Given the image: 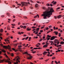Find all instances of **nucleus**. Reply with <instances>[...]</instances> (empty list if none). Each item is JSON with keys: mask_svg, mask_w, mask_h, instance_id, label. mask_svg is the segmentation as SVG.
Here are the masks:
<instances>
[{"mask_svg": "<svg viewBox=\"0 0 64 64\" xmlns=\"http://www.w3.org/2000/svg\"><path fill=\"white\" fill-rule=\"evenodd\" d=\"M53 12H54V11L53 9L50 8H48L46 9V11L44 12L43 14H42V16H43L44 19H47L46 18L49 15H51Z\"/></svg>", "mask_w": 64, "mask_h": 64, "instance_id": "1", "label": "nucleus"}, {"mask_svg": "<svg viewBox=\"0 0 64 64\" xmlns=\"http://www.w3.org/2000/svg\"><path fill=\"white\" fill-rule=\"evenodd\" d=\"M8 60H8H0V63H3L4 61L5 62H8V63L9 64H11V62L10 61Z\"/></svg>", "mask_w": 64, "mask_h": 64, "instance_id": "2", "label": "nucleus"}, {"mask_svg": "<svg viewBox=\"0 0 64 64\" xmlns=\"http://www.w3.org/2000/svg\"><path fill=\"white\" fill-rule=\"evenodd\" d=\"M23 54H26L28 55L29 56V57H28L27 58L28 59H30H30H32V56H31V55H30V54H29L28 53V52H24V53H23Z\"/></svg>", "mask_w": 64, "mask_h": 64, "instance_id": "3", "label": "nucleus"}, {"mask_svg": "<svg viewBox=\"0 0 64 64\" xmlns=\"http://www.w3.org/2000/svg\"><path fill=\"white\" fill-rule=\"evenodd\" d=\"M21 4L22 5V7H23V6H27V4L28 3L27 2H21Z\"/></svg>", "mask_w": 64, "mask_h": 64, "instance_id": "4", "label": "nucleus"}, {"mask_svg": "<svg viewBox=\"0 0 64 64\" xmlns=\"http://www.w3.org/2000/svg\"><path fill=\"white\" fill-rule=\"evenodd\" d=\"M15 58H16V61H18V62H19V63H20V61H19V60H20V58H19V56H17Z\"/></svg>", "mask_w": 64, "mask_h": 64, "instance_id": "5", "label": "nucleus"}, {"mask_svg": "<svg viewBox=\"0 0 64 64\" xmlns=\"http://www.w3.org/2000/svg\"><path fill=\"white\" fill-rule=\"evenodd\" d=\"M56 38H57L56 36H53L51 38L50 40H53L55 39Z\"/></svg>", "mask_w": 64, "mask_h": 64, "instance_id": "6", "label": "nucleus"}, {"mask_svg": "<svg viewBox=\"0 0 64 64\" xmlns=\"http://www.w3.org/2000/svg\"><path fill=\"white\" fill-rule=\"evenodd\" d=\"M8 48H8V49H9V50L10 51H11V50L10 49H11V46L9 45H8ZM8 47H9V48H8Z\"/></svg>", "mask_w": 64, "mask_h": 64, "instance_id": "7", "label": "nucleus"}, {"mask_svg": "<svg viewBox=\"0 0 64 64\" xmlns=\"http://www.w3.org/2000/svg\"><path fill=\"white\" fill-rule=\"evenodd\" d=\"M47 54V52H44L42 53L43 55H46V54Z\"/></svg>", "mask_w": 64, "mask_h": 64, "instance_id": "8", "label": "nucleus"}, {"mask_svg": "<svg viewBox=\"0 0 64 64\" xmlns=\"http://www.w3.org/2000/svg\"><path fill=\"white\" fill-rule=\"evenodd\" d=\"M0 50L2 51L3 52H4V53H5L6 52V51L5 50L3 49H2H2H1Z\"/></svg>", "mask_w": 64, "mask_h": 64, "instance_id": "9", "label": "nucleus"}, {"mask_svg": "<svg viewBox=\"0 0 64 64\" xmlns=\"http://www.w3.org/2000/svg\"><path fill=\"white\" fill-rule=\"evenodd\" d=\"M3 48H5V49H7L8 47L7 46H3Z\"/></svg>", "mask_w": 64, "mask_h": 64, "instance_id": "10", "label": "nucleus"}, {"mask_svg": "<svg viewBox=\"0 0 64 64\" xmlns=\"http://www.w3.org/2000/svg\"><path fill=\"white\" fill-rule=\"evenodd\" d=\"M61 17V15H60L59 16H57L58 18H60Z\"/></svg>", "mask_w": 64, "mask_h": 64, "instance_id": "11", "label": "nucleus"}, {"mask_svg": "<svg viewBox=\"0 0 64 64\" xmlns=\"http://www.w3.org/2000/svg\"><path fill=\"white\" fill-rule=\"evenodd\" d=\"M54 33H55V34L56 35H57L58 34V32H56V31L54 32Z\"/></svg>", "mask_w": 64, "mask_h": 64, "instance_id": "12", "label": "nucleus"}, {"mask_svg": "<svg viewBox=\"0 0 64 64\" xmlns=\"http://www.w3.org/2000/svg\"><path fill=\"white\" fill-rule=\"evenodd\" d=\"M38 16V18H39V15L38 14H37V16H36L34 17V18H36Z\"/></svg>", "mask_w": 64, "mask_h": 64, "instance_id": "13", "label": "nucleus"}, {"mask_svg": "<svg viewBox=\"0 0 64 64\" xmlns=\"http://www.w3.org/2000/svg\"><path fill=\"white\" fill-rule=\"evenodd\" d=\"M56 3H57V2H54V3L53 4V5H56Z\"/></svg>", "mask_w": 64, "mask_h": 64, "instance_id": "14", "label": "nucleus"}, {"mask_svg": "<svg viewBox=\"0 0 64 64\" xmlns=\"http://www.w3.org/2000/svg\"><path fill=\"white\" fill-rule=\"evenodd\" d=\"M60 44L62 45V44H64V42L63 41H62L60 42Z\"/></svg>", "mask_w": 64, "mask_h": 64, "instance_id": "15", "label": "nucleus"}, {"mask_svg": "<svg viewBox=\"0 0 64 64\" xmlns=\"http://www.w3.org/2000/svg\"><path fill=\"white\" fill-rule=\"evenodd\" d=\"M0 31L1 33L3 32V30L1 28L0 30Z\"/></svg>", "mask_w": 64, "mask_h": 64, "instance_id": "16", "label": "nucleus"}, {"mask_svg": "<svg viewBox=\"0 0 64 64\" xmlns=\"http://www.w3.org/2000/svg\"><path fill=\"white\" fill-rule=\"evenodd\" d=\"M21 47H22V46H18V48L19 49H21Z\"/></svg>", "mask_w": 64, "mask_h": 64, "instance_id": "17", "label": "nucleus"}, {"mask_svg": "<svg viewBox=\"0 0 64 64\" xmlns=\"http://www.w3.org/2000/svg\"><path fill=\"white\" fill-rule=\"evenodd\" d=\"M27 29V31H30L31 30V28H28Z\"/></svg>", "mask_w": 64, "mask_h": 64, "instance_id": "18", "label": "nucleus"}, {"mask_svg": "<svg viewBox=\"0 0 64 64\" xmlns=\"http://www.w3.org/2000/svg\"><path fill=\"white\" fill-rule=\"evenodd\" d=\"M4 55L7 58H8V56H7V55H6V54H4Z\"/></svg>", "mask_w": 64, "mask_h": 64, "instance_id": "19", "label": "nucleus"}, {"mask_svg": "<svg viewBox=\"0 0 64 64\" xmlns=\"http://www.w3.org/2000/svg\"><path fill=\"white\" fill-rule=\"evenodd\" d=\"M48 46L47 45H45L44 46V47H47Z\"/></svg>", "mask_w": 64, "mask_h": 64, "instance_id": "20", "label": "nucleus"}, {"mask_svg": "<svg viewBox=\"0 0 64 64\" xmlns=\"http://www.w3.org/2000/svg\"><path fill=\"white\" fill-rule=\"evenodd\" d=\"M18 64V62L17 61H16V62H14V64Z\"/></svg>", "mask_w": 64, "mask_h": 64, "instance_id": "21", "label": "nucleus"}, {"mask_svg": "<svg viewBox=\"0 0 64 64\" xmlns=\"http://www.w3.org/2000/svg\"><path fill=\"white\" fill-rule=\"evenodd\" d=\"M35 7H38V4H36V5H35Z\"/></svg>", "mask_w": 64, "mask_h": 64, "instance_id": "22", "label": "nucleus"}, {"mask_svg": "<svg viewBox=\"0 0 64 64\" xmlns=\"http://www.w3.org/2000/svg\"><path fill=\"white\" fill-rule=\"evenodd\" d=\"M23 29H26V26H23Z\"/></svg>", "mask_w": 64, "mask_h": 64, "instance_id": "23", "label": "nucleus"}, {"mask_svg": "<svg viewBox=\"0 0 64 64\" xmlns=\"http://www.w3.org/2000/svg\"><path fill=\"white\" fill-rule=\"evenodd\" d=\"M42 40H43V39L41 38L39 40V42H41L42 41Z\"/></svg>", "mask_w": 64, "mask_h": 64, "instance_id": "24", "label": "nucleus"}, {"mask_svg": "<svg viewBox=\"0 0 64 64\" xmlns=\"http://www.w3.org/2000/svg\"><path fill=\"white\" fill-rule=\"evenodd\" d=\"M36 27L34 26H33L32 27V29H34L35 28H36Z\"/></svg>", "mask_w": 64, "mask_h": 64, "instance_id": "25", "label": "nucleus"}, {"mask_svg": "<svg viewBox=\"0 0 64 64\" xmlns=\"http://www.w3.org/2000/svg\"><path fill=\"white\" fill-rule=\"evenodd\" d=\"M7 15H8V16L9 17L10 16V14H9L8 13H7Z\"/></svg>", "mask_w": 64, "mask_h": 64, "instance_id": "26", "label": "nucleus"}, {"mask_svg": "<svg viewBox=\"0 0 64 64\" xmlns=\"http://www.w3.org/2000/svg\"><path fill=\"white\" fill-rule=\"evenodd\" d=\"M59 35L58 36L59 37H60L61 36V34H60V33H58Z\"/></svg>", "mask_w": 64, "mask_h": 64, "instance_id": "27", "label": "nucleus"}, {"mask_svg": "<svg viewBox=\"0 0 64 64\" xmlns=\"http://www.w3.org/2000/svg\"><path fill=\"white\" fill-rule=\"evenodd\" d=\"M42 8L43 9H44V10L46 9V8L45 7H42Z\"/></svg>", "mask_w": 64, "mask_h": 64, "instance_id": "28", "label": "nucleus"}, {"mask_svg": "<svg viewBox=\"0 0 64 64\" xmlns=\"http://www.w3.org/2000/svg\"><path fill=\"white\" fill-rule=\"evenodd\" d=\"M51 16L50 15H48L47 16L48 18H50V17Z\"/></svg>", "mask_w": 64, "mask_h": 64, "instance_id": "29", "label": "nucleus"}, {"mask_svg": "<svg viewBox=\"0 0 64 64\" xmlns=\"http://www.w3.org/2000/svg\"><path fill=\"white\" fill-rule=\"evenodd\" d=\"M53 45H54V46H57V44H55L54 43H53Z\"/></svg>", "mask_w": 64, "mask_h": 64, "instance_id": "30", "label": "nucleus"}, {"mask_svg": "<svg viewBox=\"0 0 64 64\" xmlns=\"http://www.w3.org/2000/svg\"><path fill=\"white\" fill-rule=\"evenodd\" d=\"M51 36H50L49 35H47V36L48 37H49V38L51 37Z\"/></svg>", "mask_w": 64, "mask_h": 64, "instance_id": "31", "label": "nucleus"}, {"mask_svg": "<svg viewBox=\"0 0 64 64\" xmlns=\"http://www.w3.org/2000/svg\"><path fill=\"white\" fill-rule=\"evenodd\" d=\"M60 9V8L58 7L56 9V10H59Z\"/></svg>", "mask_w": 64, "mask_h": 64, "instance_id": "32", "label": "nucleus"}, {"mask_svg": "<svg viewBox=\"0 0 64 64\" xmlns=\"http://www.w3.org/2000/svg\"><path fill=\"white\" fill-rule=\"evenodd\" d=\"M12 26H15V24H12Z\"/></svg>", "mask_w": 64, "mask_h": 64, "instance_id": "33", "label": "nucleus"}, {"mask_svg": "<svg viewBox=\"0 0 64 64\" xmlns=\"http://www.w3.org/2000/svg\"><path fill=\"white\" fill-rule=\"evenodd\" d=\"M54 62H55V63H56V64H58V62H56V61H55Z\"/></svg>", "mask_w": 64, "mask_h": 64, "instance_id": "34", "label": "nucleus"}, {"mask_svg": "<svg viewBox=\"0 0 64 64\" xmlns=\"http://www.w3.org/2000/svg\"><path fill=\"white\" fill-rule=\"evenodd\" d=\"M46 50H47V51H49L50 50L49 49H46Z\"/></svg>", "mask_w": 64, "mask_h": 64, "instance_id": "35", "label": "nucleus"}, {"mask_svg": "<svg viewBox=\"0 0 64 64\" xmlns=\"http://www.w3.org/2000/svg\"><path fill=\"white\" fill-rule=\"evenodd\" d=\"M28 38H29V36H28L26 37V40H27V39H28Z\"/></svg>", "mask_w": 64, "mask_h": 64, "instance_id": "36", "label": "nucleus"}, {"mask_svg": "<svg viewBox=\"0 0 64 64\" xmlns=\"http://www.w3.org/2000/svg\"><path fill=\"white\" fill-rule=\"evenodd\" d=\"M11 56H14V54H13V53H12L11 54Z\"/></svg>", "mask_w": 64, "mask_h": 64, "instance_id": "37", "label": "nucleus"}, {"mask_svg": "<svg viewBox=\"0 0 64 64\" xmlns=\"http://www.w3.org/2000/svg\"><path fill=\"white\" fill-rule=\"evenodd\" d=\"M56 58L55 57H53L52 58V59H55Z\"/></svg>", "mask_w": 64, "mask_h": 64, "instance_id": "38", "label": "nucleus"}, {"mask_svg": "<svg viewBox=\"0 0 64 64\" xmlns=\"http://www.w3.org/2000/svg\"><path fill=\"white\" fill-rule=\"evenodd\" d=\"M30 1L31 2H32V3H34V2H33L32 0H30Z\"/></svg>", "mask_w": 64, "mask_h": 64, "instance_id": "39", "label": "nucleus"}, {"mask_svg": "<svg viewBox=\"0 0 64 64\" xmlns=\"http://www.w3.org/2000/svg\"><path fill=\"white\" fill-rule=\"evenodd\" d=\"M47 6H50V4H47Z\"/></svg>", "mask_w": 64, "mask_h": 64, "instance_id": "40", "label": "nucleus"}, {"mask_svg": "<svg viewBox=\"0 0 64 64\" xmlns=\"http://www.w3.org/2000/svg\"><path fill=\"white\" fill-rule=\"evenodd\" d=\"M39 29H40L39 28H37L36 29V30H39Z\"/></svg>", "mask_w": 64, "mask_h": 64, "instance_id": "41", "label": "nucleus"}, {"mask_svg": "<svg viewBox=\"0 0 64 64\" xmlns=\"http://www.w3.org/2000/svg\"><path fill=\"white\" fill-rule=\"evenodd\" d=\"M14 46H15V47L17 46V44H15L14 45Z\"/></svg>", "mask_w": 64, "mask_h": 64, "instance_id": "42", "label": "nucleus"}, {"mask_svg": "<svg viewBox=\"0 0 64 64\" xmlns=\"http://www.w3.org/2000/svg\"><path fill=\"white\" fill-rule=\"evenodd\" d=\"M57 24H59V23H61V22H57Z\"/></svg>", "mask_w": 64, "mask_h": 64, "instance_id": "43", "label": "nucleus"}, {"mask_svg": "<svg viewBox=\"0 0 64 64\" xmlns=\"http://www.w3.org/2000/svg\"><path fill=\"white\" fill-rule=\"evenodd\" d=\"M24 19H27V18L26 16H24Z\"/></svg>", "mask_w": 64, "mask_h": 64, "instance_id": "44", "label": "nucleus"}, {"mask_svg": "<svg viewBox=\"0 0 64 64\" xmlns=\"http://www.w3.org/2000/svg\"><path fill=\"white\" fill-rule=\"evenodd\" d=\"M12 50H16L14 48H12Z\"/></svg>", "mask_w": 64, "mask_h": 64, "instance_id": "45", "label": "nucleus"}, {"mask_svg": "<svg viewBox=\"0 0 64 64\" xmlns=\"http://www.w3.org/2000/svg\"><path fill=\"white\" fill-rule=\"evenodd\" d=\"M57 50H58V51L59 52H60V51H61V50H59L58 49Z\"/></svg>", "mask_w": 64, "mask_h": 64, "instance_id": "46", "label": "nucleus"}, {"mask_svg": "<svg viewBox=\"0 0 64 64\" xmlns=\"http://www.w3.org/2000/svg\"><path fill=\"white\" fill-rule=\"evenodd\" d=\"M32 53H36V51L32 52Z\"/></svg>", "mask_w": 64, "mask_h": 64, "instance_id": "47", "label": "nucleus"}, {"mask_svg": "<svg viewBox=\"0 0 64 64\" xmlns=\"http://www.w3.org/2000/svg\"><path fill=\"white\" fill-rule=\"evenodd\" d=\"M19 32L18 33V34H19L20 35H21V32Z\"/></svg>", "mask_w": 64, "mask_h": 64, "instance_id": "48", "label": "nucleus"}, {"mask_svg": "<svg viewBox=\"0 0 64 64\" xmlns=\"http://www.w3.org/2000/svg\"><path fill=\"white\" fill-rule=\"evenodd\" d=\"M54 2H55V1H54V0H53V1H52V2L51 3V4H52V3H53H53H54Z\"/></svg>", "mask_w": 64, "mask_h": 64, "instance_id": "49", "label": "nucleus"}, {"mask_svg": "<svg viewBox=\"0 0 64 64\" xmlns=\"http://www.w3.org/2000/svg\"><path fill=\"white\" fill-rule=\"evenodd\" d=\"M54 30H55L56 29V28H55V26H54Z\"/></svg>", "mask_w": 64, "mask_h": 64, "instance_id": "50", "label": "nucleus"}, {"mask_svg": "<svg viewBox=\"0 0 64 64\" xmlns=\"http://www.w3.org/2000/svg\"><path fill=\"white\" fill-rule=\"evenodd\" d=\"M40 32L42 33V32H43V30H40Z\"/></svg>", "mask_w": 64, "mask_h": 64, "instance_id": "51", "label": "nucleus"}, {"mask_svg": "<svg viewBox=\"0 0 64 64\" xmlns=\"http://www.w3.org/2000/svg\"><path fill=\"white\" fill-rule=\"evenodd\" d=\"M54 43H57V42H58V41L56 42V41H54Z\"/></svg>", "mask_w": 64, "mask_h": 64, "instance_id": "52", "label": "nucleus"}, {"mask_svg": "<svg viewBox=\"0 0 64 64\" xmlns=\"http://www.w3.org/2000/svg\"><path fill=\"white\" fill-rule=\"evenodd\" d=\"M54 18L55 19H57V17H56V16H54Z\"/></svg>", "mask_w": 64, "mask_h": 64, "instance_id": "53", "label": "nucleus"}, {"mask_svg": "<svg viewBox=\"0 0 64 64\" xmlns=\"http://www.w3.org/2000/svg\"><path fill=\"white\" fill-rule=\"evenodd\" d=\"M2 53V51H0V55H1Z\"/></svg>", "mask_w": 64, "mask_h": 64, "instance_id": "54", "label": "nucleus"}, {"mask_svg": "<svg viewBox=\"0 0 64 64\" xmlns=\"http://www.w3.org/2000/svg\"><path fill=\"white\" fill-rule=\"evenodd\" d=\"M41 49V48H40V47L37 48V49Z\"/></svg>", "mask_w": 64, "mask_h": 64, "instance_id": "55", "label": "nucleus"}, {"mask_svg": "<svg viewBox=\"0 0 64 64\" xmlns=\"http://www.w3.org/2000/svg\"><path fill=\"white\" fill-rule=\"evenodd\" d=\"M54 41H58V40H57V39H55V40H54Z\"/></svg>", "mask_w": 64, "mask_h": 64, "instance_id": "56", "label": "nucleus"}, {"mask_svg": "<svg viewBox=\"0 0 64 64\" xmlns=\"http://www.w3.org/2000/svg\"><path fill=\"white\" fill-rule=\"evenodd\" d=\"M46 30H48V29H49V28H48L47 27L46 28Z\"/></svg>", "mask_w": 64, "mask_h": 64, "instance_id": "57", "label": "nucleus"}, {"mask_svg": "<svg viewBox=\"0 0 64 64\" xmlns=\"http://www.w3.org/2000/svg\"><path fill=\"white\" fill-rule=\"evenodd\" d=\"M1 17H4V15H2L1 16Z\"/></svg>", "mask_w": 64, "mask_h": 64, "instance_id": "58", "label": "nucleus"}, {"mask_svg": "<svg viewBox=\"0 0 64 64\" xmlns=\"http://www.w3.org/2000/svg\"><path fill=\"white\" fill-rule=\"evenodd\" d=\"M34 49H35V50L37 49V48H34Z\"/></svg>", "mask_w": 64, "mask_h": 64, "instance_id": "59", "label": "nucleus"}, {"mask_svg": "<svg viewBox=\"0 0 64 64\" xmlns=\"http://www.w3.org/2000/svg\"><path fill=\"white\" fill-rule=\"evenodd\" d=\"M50 6H51V7H52V6H53V5H52V4H50Z\"/></svg>", "mask_w": 64, "mask_h": 64, "instance_id": "60", "label": "nucleus"}, {"mask_svg": "<svg viewBox=\"0 0 64 64\" xmlns=\"http://www.w3.org/2000/svg\"><path fill=\"white\" fill-rule=\"evenodd\" d=\"M36 47H39V45H38L37 44H36Z\"/></svg>", "mask_w": 64, "mask_h": 64, "instance_id": "61", "label": "nucleus"}, {"mask_svg": "<svg viewBox=\"0 0 64 64\" xmlns=\"http://www.w3.org/2000/svg\"><path fill=\"white\" fill-rule=\"evenodd\" d=\"M48 27H49V28H50L52 27V26H48Z\"/></svg>", "mask_w": 64, "mask_h": 64, "instance_id": "62", "label": "nucleus"}, {"mask_svg": "<svg viewBox=\"0 0 64 64\" xmlns=\"http://www.w3.org/2000/svg\"><path fill=\"white\" fill-rule=\"evenodd\" d=\"M50 43H54V42H53V41H50Z\"/></svg>", "mask_w": 64, "mask_h": 64, "instance_id": "63", "label": "nucleus"}, {"mask_svg": "<svg viewBox=\"0 0 64 64\" xmlns=\"http://www.w3.org/2000/svg\"><path fill=\"white\" fill-rule=\"evenodd\" d=\"M35 33L36 34H37L38 33V32H36Z\"/></svg>", "mask_w": 64, "mask_h": 64, "instance_id": "64", "label": "nucleus"}]
</instances>
